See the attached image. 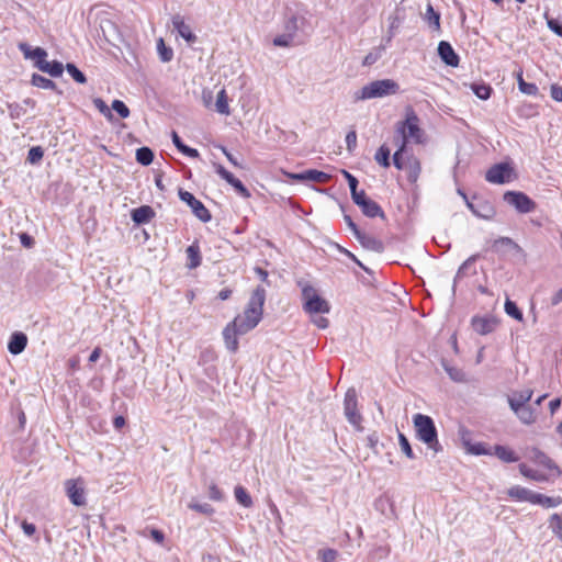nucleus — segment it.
Masks as SVG:
<instances>
[{
	"mask_svg": "<svg viewBox=\"0 0 562 562\" xmlns=\"http://www.w3.org/2000/svg\"><path fill=\"white\" fill-rule=\"evenodd\" d=\"M531 461L537 469H532L526 463L519 464V472L526 479L536 482H546L561 474L559 467L547 454L539 450L532 451Z\"/></svg>",
	"mask_w": 562,
	"mask_h": 562,
	"instance_id": "nucleus-1",
	"label": "nucleus"
},
{
	"mask_svg": "<svg viewBox=\"0 0 562 562\" xmlns=\"http://www.w3.org/2000/svg\"><path fill=\"white\" fill-rule=\"evenodd\" d=\"M265 300V290L257 288L252 292L244 313L234 318L235 324L238 325L239 334H246L259 324L262 317Z\"/></svg>",
	"mask_w": 562,
	"mask_h": 562,
	"instance_id": "nucleus-2",
	"label": "nucleus"
},
{
	"mask_svg": "<svg viewBox=\"0 0 562 562\" xmlns=\"http://www.w3.org/2000/svg\"><path fill=\"white\" fill-rule=\"evenodd\" d=\"M413 425L416 438L425 443L435 454L442 450L438 440V434L431 417L424 414H416L413 417Z\"/></svg>",
	"mask_w": 562,
	"mask_h": 562,
	"instance_id": "nucleus-3",
	"label": "nucleus"
},
{
	"mask_svg": "<svg viewBox=\"0 0 562 562\" xmlns=\"http://www.w3.org/2000/svg\"><path fill=\"white\" fill-rule=\"evenodd\" d=\"M509 499L514 502H526L532 505H539L543 508H553L561 504L560 497H550L537 492H533L521 485H513L506 490Z\"/></svg>",
	"mask_w": 562,
	"mask_h": 562,
	"instance_id": "nucleus-4",
	"label": "nucleus"
},
{
	"mask_svg": "<svg viewBox=\"0 0 562 562\" xmlns=\"http://www.w3.org/2000/svg\"><path fill=\"white\" fill-rule=\"evenodd\" d=\"M395 131L411 143H425V132L420 127V120L412 106L405 108L404 120L396 123Z\"/></svg>",
	"mask_w": 562,
	"mask_h": 562,
	"instance_id": "nucleus-5",
	"label": "nucleus"
},
{
	"mask_svg": "<svg viewBox=\"0 0 562 562\" xmlns=\"http://www.w3.org/2000/svg\"><path fill=\"white\" fill-rule=\"evenodd\" d=\"M400 85L393 79H379L364 85L356 92V100L380 99L398 93Z\"/></svg>",
	"mask_w": 562,
	"mask_h": 562,
	"instance_id": "nucleus-6",
	"label": "nucleus"
},
{
	"mask_svg": "<svg viewBox=\"0 0 562 562\" xmlns=\"http://www.w3.org/2000/svg\"><path fill=\"white\" fill-rule=\"evenodd\" d=\"M299 284L302 289L304 310L310 315L329 313V303L318 294L317 290L312 284L308 282H300Z\"/></svg>",
	"mask_w": 562,
	"mask_h": 562,
	"instance_id": "nucleus-7",
	"label": "nucleus"
},
{
	"mask_svg": "<svg viewBox=\"0 0 562 562\" xmlns=\"http://www.w3.org/2000/svg\"><path fill=\"white\" fill-rule=\"evenodd\" d=\"M64 485L71 504L75 506L86 505V486L82 479H69Z\"/></svg>",
	"mask_w": 562,
	"mask_h": 562,
	"instance_id": "nucleus-8",
	"label": "nucleus"
},
{
	"mask_svg": "<svg viewBox=\"0 0 562 562\" xmlns=\"http://www.w3.org/2000/svg\"><path fill=\"white\" fill-rule=\"evenodd\" d=\"M547 394H542L539 396L533 404H527L514 409V414L524 425L535 424L538 419L539 411L538 407L541 405L542 401L547 398Z\"/></svg>",
	"mask_w": 562,
	"mask_h": 562,
	"instance_id": "nucleus-9",
	"label": "nucleus"
},
{
	"mask_svg": "<svg viewBox=\"0 0 562 562\" xmlns=\"http://www.w3.org/2000/svg\"><path fill=\"white\" fill-rule=\"evenodd\" d=\"M345 415L348 422L357 429L362 430L361 415L357 411V394L353 389L347 391L344 401Z\"/></svg>",
	"mask_w": 562,
	"mask_h": 562,
	"instance_id": "nucleus-10",
	"label": "nucleus"
},
{
	"mask_svg": "<svg viewBox=\"0 0 562 562\" xmlns=\"http://www.w3.org/2000/svg\"><path fill=\"white\" fill-rule=\"evenodd\" d=\"M504 200L520 213L532 212L536 207L535 202L522 192L508 191L504 194Z\"/></svg>",
	"mask_w": 562,
	"mask_h": 562,
	"instance_id": "nucleus-11",
	"label": "nucleus"
},
{
	"mask_svg": "<svg viewBox=\"0 0 562 562\" xmlns=\"http://www.w3.org/2000/svg\"><path fill=\"white\" fill-rule=\"evenodd\" d=\"M460 441L467 453L472 456H487L492 454V450L486 448L483 442L475 441L472 435L467 429L460 430Z\"/></svg>",
	"mask_w": 562,
	"mask_h": 562,
	"instance_id": "nucleus-12",
	"label": "nucleus"
},
{
	"mask_svg": "<svg viewBox=\"0 0 562 562\" xmlns=\"http://www.w3.org/2000/svg\"><path fill=\"white\" fill-rule=\"evenodd\" d=\"M486 180L494 184L508 183L513 180V168L508 164H498L486 172Z\"/></svg>",
	"mask_w": 562,
	"mask_h": 562,
	"instance_id": "nucleus-13",
	"label": "nucleus"
},
{
	"mask_svg": "<svg viewBox=\"0 0 562 562\" xmlns=\"http://www.w3.org/2000/svg\"><path fill=\"white\" fill-rule=\"evenodd\" d=\"M179 198L191 207L192 212L199 220L204 223L211 220V214L207 209L202 204L201 201L196 200L192 193L180 190Z\"/></svg>",
	"mask_w": 562,
	"mask_h": 562,
	"instance_id": "nucleus-14",
	"label": "nucleus"
},
{
	"mask_svg": "<svg viewBox=\"0 0 562 562\" xmlns=\"http://www.w3.org/2000/svg\"><path fill=\"white\" fill-rule=\"evenodd\" d=\"M172 29L178 35L183 38L187 44L192 45L196 42L198 37L192 31L191 26L186 22L184 18L180 14H176L171 19Z\"/></svg>",
	"mask_w": 562,
	"mask_h": 562,
	"instance_id": "nucleus-15",
	"label": "nucleus"
},
{
	"mask_svg": "<svg viewBox=\"0 0 562 562\" xmlns=\"http://www.w3.org/2000/svg\"><path fill=\"white\" fill-rule=\"evenodd\" d=\"M472 328L480 335H487L497 327L498 322L493 316H474L471 321Z\"/></svg>",
	"mask_w": 562,
	"mask_h": 562,
	"instance_id": "nucleus-16",
	"label": "nucleus"
},
{
	"mask_svg": "<svg viewBox=\"0 0 562 562\" xmlns=\"http://www.w3.org/2000/svg\"><path fill=\"white\" fill-rule=\"evenodd\" d=\"M238 335H240V334L238 330V325L235 324V321H232L231 323H228L223 330V338L225 341V346L232 352H236L238 349V339H237Z\"/></svg>",
	"mask_w": 562,
	"mask_h": 562,
	"instance_id": "nucleus-17",
	"label": "nucleus"
},
{
	"mask_svg": "<svg viewBox=\"0 0 562 562\" xmlns=\"http://www.w3.org/2000/svg\"><path fill=\"white\" fill-rule=\"evenodd\" d=\"M532 390L531 389H524L519 391H514L512 394L508 395L507 402L512 411L527 405L530 403V400L532 397Z\"/></svg>",
	"mask_w": 562,
	"mask_h": 562,
	"instance_id": "nucleus-18",
	"label": "nucleus"
},
{
	"mask_svg": "<svg viewBox=\"0 0 562 562\" xmlns=\"http://www.w3.org/2000/svg\"><path fill=\"white\" fill-rule=\"evenodd\" d=\"M401 170H405L408 181L415 183L422 171L420 162L416 157L409 156L406 160H403V168Z\"/></svg>",
	"mask_w": 562,
	"mask_h": 562,
	"instance_id": "nucleus-19",
	"label": "nucleus"
},
{
	"mask_svg": "<svg viewBox=\"0 0 562 562\" xmlns=\"http://www.w3.org/2000/svg\"><path fill=\"white\" fill-rule=\"evenodd\" d=\"M357 240L363 248L374 252H382L384 247L380 239L366 233H357Z\"/></svg>",
	"mask_w": 562,
	"mask_h": 562,
	"instance_id": "nucleus-20",
	"label": "nucleus"
},
{
	"mask_svg": "<svg viewBox=\"0 0 562 562\" xmlns=\"http://www.w3.org/2000/svg\"><path fill=\"white\" fill-rule=\"evenodd\" d=\"M438 54L440 58L449 66H457L459 58L451 45L447 42H440L438 45Z\"/></svg>",
	"mask_w": 562,
	"mask_h": 562,
	"instance_id": "nucleus-21",
	"label": "nucleus"
},
{
	"mask_svg": "<svg viewBox=\"0 0 562 562\" xmlns=\"http://www.w3.org/2000/svg\"><path fill=\"white\" fill-rule=\"evenodd\" d=\"M19 48L24 54L25 58L35 60L37 67L40 66V61L46 59L47 53L41 47L31 48L27 44L21 43Z\"/></svg>",
	"mask_w": 562,
	"mask_h": 562,
	"instance_id": "nucleus-22",
	"label": "nucleus"
},
{
	"mask_svg": "<svg viewBox=\"0 0 562 562\" xmlns=\"http://www.w3.org/2000/svg\"><path fill=\"white\" fill-rule=\"evenodd\" d=\"M27 337L23 333H14L8 344V349L12 355H20L26 347Z\"/></svg>",
	"mask_w": 562,
	"mask_h": 562,
	"instance_id": "nucleus-23",
	"label": "nucleus"
},
{
	"mask_svg": "<svg viewBox=\"0 0 562 562\" xmlns=\"http://www.w3.org/2000/svg\"><path fill=\"white\" fill-rule=\"evenodd\" d=\"M155 216L154 210L148 205L134 209L132 211V220L136 224H147Z\"/></svg>",
	"mask_w": 562,
	"mask_h": 562,
	"instance_id": "nucleus-24",
	"label": "nucleus"
},
{
	"mask_svg": "<svg viewBox=\"0 0 562 562\" xmlns=\"http://www.w3.org/2000/svg\"><path fill=\"white\" fill-rule=\"evenodd\" d=\"M214 110L222 115H229L231 109L228 104V97L226 90L222 88L216 94V101L214 103Z\"/></svg>",
	"mask_w": 562,
	"mask_h": 562,
	"instance_id": "nucleus-25",
	"label": "nucleus"
},
{
	"mask_svg": "<svg viewBox=\"0 0 562 562\" xmlns=\"http://www.w3.org/2000/svg\"><path fill=\"white\" fill-rule=\"evenodd\" d=\"M43 72L50 75L52 77H59L64 71V66L58 61H48L42 60L40 61V66L37 67Z\"/></svg>",
	"mask_w": 562,
	"mask_h": 562,
	"instance_id": "nucleus-26",
	"label": "nucleus"
},
{
	"mask_svg": "<svg viewBox=\"0 0 562 562\" xmlns=\"http://www.w3.org/2000/svg\"><path fill=\"white\" fill-rule=\"evenodd\" d=\"M395 143L397 145V150L393 155V164L397 169H402L403 168L402 156L406 149L407 144H409L411 142L405 139V137L400 136L397 139H395Z\"/></svg>",
	"mask_w": 562,
	"mask_h": 562,
	"instance_id": "nucleus-27",
	"label": "nucleus"
},
{
	"mask_svg": "<svg viewBox=\"0 0 562 562\" xmlns=\"http://www.w3.org/2000/svg\"><path fill=\"white\" fill-rule=\"evenodd\" d=\"M358 206L361 209L363 214L369 217L383 216L381 207L369 198Z\"/></svg>",
	"mask_w": 562,
	"mask_h": 562,
	"instance_id": "nucleus-28",
	"label": "nucleus"
},
{
	"mask_svg": "<svg viewBox=\"0 0 562 562\" xmlns=\"http://www.w3.org/2000/svg\"><path fill=\"white\" fill-rule=\"evenodd\" d=\"M499 460L504 462H516L518 460V457L515 454V452L504 446H496L494 448L493 452Z\"/></svg>",
	"mask_w": 562,
	"mask_h": 562,
	"instance_id": "nucleus-29",
	"label": "nucleus"
},
{
	"mask_svg": "<svg viewBox=\"0 0 562 562\" xmlns=\"http://www.w3.org/2000/svg\"><path fill=\"white\" fill-rule=\"evenodd\" d=\"M157 53L162 63H168L173 57V50L166 46L164 38H158L157 41Z\"/></svg>",
	"mask_w": 562,
	"mask_h": 562,
	"instance_id": "nucleus-30",
	"label": "nucleus"
},
{
	"mask_svg": "<svg viewBox=\"0 0 562 562\" xmlns=\"http://www.w3.org/2000/svg\"><path fill=\"white\" fill-rule=\"evenodd\" d=\"M187 256H188V267L190 269H194L196 268L198 266H200L201 263V257H200V251H199V247L195 246V245H191L187 248Z\"/></svg>",
	"mask_w": 562,
	"mask_h": 562,
	"instance_id": "nucleus-31",
	"label": "nucleus"
},
{
	"mask_svg": "<svg viewBox=\"0 0 562 562\" xmlns=\"http://www.w3.org/2000/svg\"><path fill=\"white\" fill-rule=\"evenodd\" d=\"M154 154L148 147H140L136 150V160L143 166H148L153 162Z\"/></svg>",
	"mask_w": 562,
	"mask_h": 562,
	"instance_id": "nucleus-32",
	"label": "nucleus"
},
{
	"mask_svg": "<svg viewBox=\"0 0 562 562\" xmlns=\"http://www.w3.org/2000/svg\"><path fill=\"white\" fill-rule=\"evenodd\" d=\"M390 149L387 146L382 145L374 155V160L382 167H390Z\"/></svg>",
	"mask_w": 562,
	"mask_h": 562,
	"instance_id": "nucleus-33",
	"label": "nucleus"
},
{
	"mask_svg": "<svg viewBox=\"0 0 562 562\" xmlns=\"http://www.w3.org/2000/svg\"><path fill=\"white\" fill-rule=\"evenodd\" d=\"M306 181L324 183L330 179V176L315 169L305 170Z\"/></svg>",
	"mask_w": 562,
	"mask_h": 562,
	"instance_id": "nucleus-34",
	"label": "nucleus"
},
{
	"mask_svg": "<svg viewBox=\"0 0 562 562\" xmlns=\"http://www.w3.org/2000/svg\"><path fill=\"white\" fill-rule=\"evenodd\" d=\"M504 310H505V313L515 318L516 321L518 322H522L524 321V316H522V313L520 312V310L517 307L516 303L510 301L509 299H507L505 301V304H504Z\"/></svg>",
	"mask_w": 562,
	"mask_h": 562,
	"instance_id": "nucleus-35",
	"label": "nucleus"
},
{
	"mask_svg": "<svg viewBox=\"0 0 562 562\" xmlns=\"http://www.w3.org/2000/svg\"><path fill=\"white\" fill-rule=\"evenodd\" d=\"M235 497L237 502L244 507H250L252 504L251 497L243 486L235 487Z\"/></svg>",
	"mask_w": 562,
	"mask_h": 562,
	"instance_id": "nucleus-36",
	"label": "nucleus"
},
{
	"mask_svg": "<svg viewBox=\"0 0 562 562\" xmlns=\"http://www.w3.org/2000/svg\"><path fill=\"white\" fill-rule=\"evenodd\" d=\"M470 88L481 100H487L491 97L492 89L487 85H471Z\"/></svg>",
	"mask_w": 562,
	"mask_h": 562,
	"instance_id": "nucleus-37",
	"label": "nucleus"
},
{
	"mask_svg": "<svg viewBox=\"0 0 562 562\" xmlns=\"http://www.w3.org/2000/svg\"><path fill=\"white\" fill-rule=\"evenodd\" d=\"M476 260V256H471L470 258H468L458 269L457 271V274H456V278L453 280V283L451 285V296H454V293H456V283H457V279L461 278L462 274L464 273V271L468 269V267H470L471 263H473L474 261Z\"/></svg>",
	"mask_w": 562,
	"mask_h": 562,
	"instance_id": "nucleus-38",
	"label": "nucleus"
},
{
	"mask_svg": "<svg viewBox=\"0 0 562 562\" xmlns=\"http://www.w3.org/2000/svg\"><path fill=\"white\" fill-rule=\"evenodd\" d=\"M476 260V256H471L470 258H468L458 269L457 271V274H456V278L453 280V283L451 285V296H454V293H456V283H457V279L461 278L462 274L464 273V271L468 269V267H470L471 263H473L474 261Z\"/></svg>",
	"mask_w": 562,
	"mask_h": 562,
	"instance_id": "nucleus-39",
	"label": "nucleus"
},
{
	"mask_svg": "<svg viewBox=\"0 0 562 562\" xmlns=\"http://www.w3.org/2000/svg\"><path fill=\"white\" fill-rule=\"evenodd\" d=\"M189 508L192 510H195L198 513L204 514V515H212L214 513V508L209 505L207 503H199V502H190Z\"/></svg>",
	"mask_w": 562,
	"mask_h": 562,
	"instance_id": "nucleus-40",
	"label": "nucleus"
},
{
	"mask_svg": "<svg viewBox=\"0 0 562 562\" xmlns=\"http://www.w3.org/2000/svg\"><path fill=\"white\" fill-rule=\"evenodd\" d=\"M425 19L429 23V25L434 26L436 30L439 29L440 16L437 12H435L434 8L430 4H428V7H427V10L425 13Z\"/></svg>",
	"mask_w": 562,
	"mask_h": 562,
	"instance_id": "nucleus-41",
	"label": "nucleus"
},
{
	"mask_svg": "<svg viewBox=\"0 0 562 562\" xmlns=\"http://www.w3.org/2000/svg\"><path fill=\"white\" fill-rule=\"evenodd\" d=\"M398 445L402 450V452L408 458L414 459L415 454L412 450V447L408 442V439L403 435L402 432L398 434Z\"/></svg>",
	"mask_w": 562,
	"mask_h": 562,
	"instance_id": "nucleus-42",
	"label": "nucleus"
},
{
	"mask_svg": "<svg viewBox=\"0 0 562 562\" xmlns=\"http://www.w3.org/2000/svg\"><path fill=\"white\" fill-rule=\"evenodd\" d=\"M66 70L74 78L75 81H77L78 83H86V76L74 64H67Z\"/></svg>",
	"mask_w": 562,
	"mask_h": 562,
	"instance_id": "nucleus-43",
	"label": "nucleus"
},
{
	"mask_svg": "<svg viewBox=\"0 0 562 562\" xmlns=\"http://www.w3.org/2000/svg\"><path fill=\"white\" fill-rule=\"evenodd\" d=\"M32 83L35 87L43 88V89H52L55 87V83L41 75H34L32 77Z\"/></svg>",
	"mask_w": 562,
	"mask_h": 562,
	"instance_id": "nucleus-44",
	"label": "nucleus"
},
{
	"mask_svg": "<svg viewBox=\"0 0 562 562\" xmlns=\"http://www.w3.org/2000/svg\"><path fill=\"white\" fill-rule=\"evenodd\" d=\"M93 104L99 110V112L104 115L105 119H108L109 121L113 120V114H112L110 108L106 105V103L102 99L95 98L93 100Z\"/></svg>",
	"mask_w": 562,
	"mask_h": 562,
	"instance_id": "nucleus-45",
	"label": "nucleus"
},
{
	"mask_svg": "<svg viewBox=\"0 0 562 562\" xmlns=\"http://www.w3.org/2000/svg\"><path fill=\"white\" fill-rule=\"evenodd\" d=\"M213 167L216 171V173L222 178L224 179L225 181H227L231 186L232 183L235 182L236 178L233 176V173H231L229 171H227L222 165L220 164H216V162H213Z\"/></svg>",
	"mask_w": 562,
	"mask_h": 562,
	"instance_id": "nucleus-46",
	"label": "nucleus"
},
{
	"mask_svg": "<svg viewBox=\"0 0 562 562\" xmlns=\"http://www.w3.org/2000/svg\"><path fill=\"white\" fill-rule=\"evenodd\" d=\"M112 110L115 111L122 119L130 116V110L125 103L121 100H114L111 105Z\"/></svg>",
	"mask_w": 562,
	"mask_h": 562,
	"instance_id": "nucleus-47",
	"label": "nucleus"
},
{
	"mask_svg": "<svg viewBox=\"0 0 562 562\" xmlns=\"http://www.w3.org/2000/svg\"><path fill=\"white\" fill-rule=\"evenodd\" d=\"M293 42V34L286 33L274 37L273 45L279 47H289Z\"/></svg>",
	"mask_w": 562,
	"mask_h": 562,
	"instance_id": "nucleus-48",
	"label": "nucleus"
},
{
	"mask_svg": "<svg viewBox=\"0 0 562 562\" xmlns=\"http://www.w3.org/2000/svg\"><path fill=\"white\" fill-rule=\"evenodd\" d=\"M338 553L334 549H324L319 551V558L323 562H335Z\"/></svg>",
	"mask_w": 562,
	"mask_h": 562,
	"instance_id": "nucleus-49",
	"label": "nucleus"
},
{
	"mask_svg": "<svg viewBox=\"0 0 562 562\" xmlns=\"http://www.w3.org/2000/svg\"><path fill=\"white\" fill-rule=\"evenodd\" d=\"M209 498L215 502H221L224 499L222 491L214 483L210 484L209 486Z\"/></svg>",
	"mask_w": 562,
	"mask_h": 562,
	"instance_id": "nucleus-50",
	"label": "nucleus"
},
{
	"mask_svg": "<svg viewBox=\"0 0 562 562\" xmlns=\"http://www.w3.org/2000/svg\"><path fill=\"white\" fill-rule=\"evenodd\" d=\"M519 91L527 95H537L538 87L535 83L520 82Z\"/></svg>",
	"mask_w": 562,
	"mask_h": 562,
	"instance_id": "nucleus-51",
	"label": "nucleus"
},
{
	"mask_svg": "<svg viewBox=\"0 0 562 562\" xmlns=\"http://www.w3.org/2000/svg\"><path fill=\"white\" fill-rule=\"evenodd\" d=\"M43 158V150L41 147H32L29 151L27 160L31 164H36Z\"/></svg>",
	"mask_w": 562,
	"mask_h": 562,
	"instance_id": "nucleus-52",
	"label": "nucleus"
},
{
	"mask_svg": "<svg viewBox=\"0 0 562 562\" xmlns=\"http://www.w3.org/2000/svg\"><path fill=\"white\" fill-rule=\"evenodd\" d=\"M323 315L324 314H315V315H311V316H312V322L314 323L315 326H317L318 328L325 329L328 327L329 322Z\"/></svg>",
	"mask_w": 562,
	"mask_h": 562,
	"instance_id": "nucleus-53",
	"label": "nucleus"
},
{
	"mask_svg": "<svg viewBox=\"0 0 562 562\" xmlns=\"http://www.w3.org/2000/svg\"><path fill=\"white\" fill-rule=\"evenodd\" d=\"M346 144H347V149L349 151H352L356 146H357V134L355 131H350L347 135H346Z\"/></svg>",
	"mask_w": 562,
	"mask_h": 562,
	"instance_id": "nucleus-54",
	"label": "nucleus"
},
{
	"mask_svg": "<svg viewBox=\"0 0 562 562\" xmlns=\"http://www.w3.org/2000/svg\"><path fill=\"white\" fill-rule=\"evenodd\" d=\"M213 92L209 89H204L202 91V102L204 104L205 108H214V104H213Z\"/></svg>",
	"mask_w": 562,
	"mask_h": 562,
	"instance_id": "nucleus-55",
	"label": "nucleus"
},
{
	"mask_svg": "<svg viewBox=\"0 0 562 562\" xmlns=\"http://www.w3.org/2000/svg\"><path fill=\"white\" fill-rule=\"evenodd\" d=\"M351 196H352L353 202L357 205H360L362 202H364L368 199L364 191H358V189H355L351 191Z\"/></svg>",
	"mask_w": 562,
	"mask_h": 562,
	"instance_id": "nucleus-56",
	"label": "nucleus"
},
{
	"mask_svg": "<svg viewBox=\"0 0 562 562\" xmlns=\"http://www.w3.org/2000/svg\"><path fill=\"white\" fill-rule=\"evenodd\" d=\"M551 98L558 102L562 101V87L552 85L550 88Z\"/></svg>",
	"mask_w": 562,
	"mask_h": 562,
	"instance_id": "nucleus-57",
	"label": "nucleus"
},
{
	"mask_svg": "<svg viewBox=\"0 0 562 562\" xmlns=\"http://www.w3.org/2000/svg\"><path fill=\"white\" fill-rule=\"evenodd\" d=\"M341 173L344 175V177L348 181V184H349V188H350V192L358 188V180L351 173H349L346 170H341Z\"/></svg>",
	"mask_w": 562,
	"mask_h": 562,
	"instance_id": "nucleus-58",
	"label": "nucleus"
},
{
	"mask_svg": "<svg viewBox=\"0 0 562 562\" xmlns=\"http://www.w3.org/2000/svg\"><path fill=\"white\" fill-rule=\"evenodd\" d=\"M561 402H562L561 397H555L549 402L548 408H549L551 416H553L557 413V411L560 408Z\"/></svg>",
	"mask_w": 562,
	"mask_h": 562,
	"instance_id": "nucleus-59",
	"label": "nucleus"
},
{
	"mask_svg": "<svg viewBox=\"0 0 562 562\" xmlns=\"http://www.w3.org/2000/svg\"><path fill=\"white\" fill-rule=\"evenodd\" d=\"M494 246H504V247H512L516 246V244L510 239L509 237H499L494 241Z\"/></svg>",
	"mask_w": 562,
	"mask_h": 562,
	"instance_id": "nucleus-60",
	"label": "nucleus"
},
{
	"mask_svg": "<svg viewBox=\"0 0 562 562\" xmlns=\"http://www.w3.org/2000/svg\"><path fill=\"white\" fill-rule=\"evenodd\" d=\"M446 371L449 374V376L454 381H461L463 379V373L454 368L446 367Z\"/></svg>",
	"mask_w": 562,
	"mask_h": 562,
	"instance_id": "nucleus-61",
	"label": "nucleus"
},
{
	"mask_svg": "<svg viewBox=\"0 0 562 562\" xmlns=\"http://www.w3.org/2000/svg\"><path fill=\"white\" fill-rule=\"evenodd\" d=\"M232 187H234L243 196H245V198L249 196L248 190L245 188V186L238 179H236L235 182L232 183Z\"/></svg>",
	"mask_w": 562,
	"mask_h": 562,
	"instance_id": "nucleus-62",
	"label": "nucleus"
},
{
	"mask_svg": "<svg viewBox=\"0 0 562 562\" xmlns=\"http://www.w3.org/2000/svg\"><path fill=\"white\" fill-rule=\"evenodd\" d=\"M22 529H23L24 533L29 537L33 536L36 531L35 525L27 522V521L22 522Z\"/></svg>",
	"mask_w": 562,
	"mask_h": 562,
	"instance_id": "nucleus-63",
	"label": "nucleus"
},
{
	"mask_svg": "<svg viewBox=\"0 0 562 562\" xmlns=\"http://www.w3.org/2000/svg\"><path fill=\"white\" fill-rule=\"evenodd\" d=\"M548 26L552 32H554L559 36H562V25H560L555 20H549Z\"/></svg>",
	"mask_w": 562,
	"mask_h": 562,
	"instance_id": "nucleus-64",
	"label": "nucleus"
}]
</instances>
